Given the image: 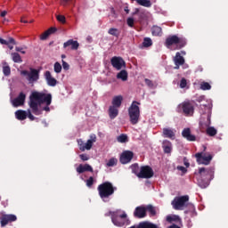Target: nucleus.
Wrapping results in <instances>:
<instances>
[{"mask_svg": "<svg viewBox=\"0 0 228 228\" xmlns=\"http://www.w3.org/2000/svg\"><path fill=\"white\" fill-rule=\"evenodd\" d=\"M86 186L88 188H92L94 186V177L90 176L89 179L86 180Z\"/></svg>", "mask_w": 228, "mask_h": 228, "instance_id": "49530a36", "label": "nucleus"}, {"mask_svg": "<svg viewBox=\"0 0 228 228\" xmlns=\"http://www.w3.org/2000/svg\"><path fill=\"white\" fill-rule=\"evenodd\" d=\"M20 76H23L30 85H33V83H37L40 79V70L30 68L29 71L26 69L21 70Z\"/></svg>", "mask_w": 228, "mask_h": 228, "instance_id": "0eeeda50", "label": "nucleus"}, {"mask_svg": "<svg viewBox=\"0 0 228 228\" xmlns=\"http://www.w3.org/2000/svg\"><path fill=\"white\" fill-rule=\"evenodd\" d=\"M3 72L4 76H10L12 74V69H10V66H4Z\"/></svg>", "mask_w": 228, "mask_h": 228, "instance_id": "ea45409f", "label": "nucleus"}, {"mask_svg": "<svg viewBox=\"0 0 228 228\" xmlns=\"http://www.w3.org/2000/svg\"><path fill=\"white\" fill-rule=\"evenodd\" d=\"M182 136L188 142H195L197 140V137L191 134V130L190 128H184L182 131Z\"/></svg>", "mask_w": 228, "mask_h": 228, "instance_id": "aec40b11", "label": "nucleus"}, {"mask_svg": "<svg viewBox=\"0 0 228 228\" xmlns=\"http://www.w3.org/2000/svg\"><path fill=\"white\" fill-rule=\"evenodd\" d=\"M119 218H120L121 220H126V218H127V214L123 213L122 215L119 216Z\"/></svg>", "mask_w": 228, "mask_h": 228, "instance_id": "0e129e2a", "label": "nucleus"}, {"mask_svg": "<svg viewBox=\"0 0 228 228\" xmlns=\"http://www.w3.org/2000/svg\"><path fill=\"white\" fill-rule=\"evenodd\" d=\"M68 47H70L71 51H77L79 49V43L74 39H69L63 44L64 49H67Z\"/></svg>", "mask_w": 228, "mask_h": 228, "instance_id": "f3484780", "label": "nucleus"}, {"mask_svg": "<svg viewBox=\"0 0 228 228\" xmlns=\"http://www.w3.org/2000/svg\"><path fill=\"white\" fill-rule=\"evenodd\" d=\"M178 220H179V216H168L167 217V221L169 223L177 222Z\"/></svg>", "mask_w": 228, "mask_h": 228, "instance_id": "79ce46f5", "label": "nucleus"}, {"mask_svg": "<svg viewBox=\"0 0 228 228\" xmlns=\"http://www.w3.org/2000/svg\"><path fill=\"white\" fill-rule=\"evenodd\" d=\"M15 117L18 120H26L28 118V112L19 110L15 112Z\"/></svg>", "mask_w": 228, "mask_h": 228, "instance_id": "cd10ccee", "label": "nucleus"}, {"mask_svg": "<svg viewBox=\"0 0 228 228\" xmlns=\"http://www.w3.org/2000/svg\"><path fill=\"white\" fill-rule=\"evenodd\" d=\"M8 13V12L6 11H3L1 13H0V16L1 17H6V14Z\"/></svg>", "mask_w": 228, "mask_h": 228, "instance_id": "338daca9", "label": "nucleus"}, {"mask_svg": "<svg viewBox=\"0 0 228 228\" xmlns=\"http://www.w3.org/2000/svg\"><path fill=\"white\" fill-rule=\"evenodd\" d=\"M199 174L201 179L204 180V183L200 184L201 188H207L209 181H213L215 177V169L214 168H206L201 167L199 169Z\"/></svg>", "mask_w": 228, "mask_h": 228, "instance_id": "423d86ee", "label": "nucleus"}, {"mask_svg": "<svg viewBox=\"0 0 228 228\" xmlns=\"http://www.w3.org/2000/svg\"><path fill=\"white\" fill-rule=\"evenodd\" d=\"M57 20L59 22H61L62 24H65V20H66L65 16H63V15H57Z\"/></svg>", "mask_w": 228, "mask_h": 228, "instance_id": "8fccbe9b", "label": "nucleus"}, {"mask_svg": "<svg viewBox=\"0 0 228 228\" xmlns=\"http://www.w3.org/2000/svg\"><path fill=\"white\" fill-rule=\"evenodd\" d=\"M72 0H61L60 4L61 6H67Z\"/></svg>", "mask_w": 228, "mask_h": 228, "instance_id": "864d4df0", "label": "nucleus"}, {"mask_svg": "<svg viewBox=\"0 0 228 228\" xmlns=\"http://www.w3.org/2000/svg\"><path fill=\"white\" fill-rule=\"evenodd\" d=\"M152 46V39L151 37H144L142 41V47H151Z\"/></svg>", "mask_w": 228, "mask_h": 228, "instance_id": "c9c22d12", "label": "nucleus"}, {"mask_svg": "<svg viewBox=\"0 0 228 228\" xmlns=\"http://www.w3.org/2000/svg\"><path fill=\"white\" fill-rule=\"evenodd\" d=\"M186 85H188L186 78H182L180 81V88H186Z\"/></svg>", "mask_w": 228, "mask_h": 228, "instance_id": "de8ad7c7", "label": "nucleus"}, {"mask_svg": "<svg viewBox=\"0 0 228 228\" xmlns=\"http://www.w3.org/2000/svg\"><path fill=\"white\" fill-rule=\"evenodd\" d=\"M186 38L184 37H179L175 35L169 36L167 37L165 45L167 47V49H172V45H175L176 50L183 49V47H186Z\"/></svg>", "mask_w": 228, "mask_h": 228, "instance_id": "20e7f679", "label": "nucleus"}, {"mask_svg": "<svg viewBox=\"0 0 228 228\" xmlns=\"http://www.w3.org/2000/svg\"><path fill=\"white\" fill-rule=\"evenodd\" d=\"M194 158H196L198 165H209V163H211L213 160V155L204 151L196 153Z\"/></svg>", "mask_w": 228, "mask_h": 228, "instance_id": "1a4fd4ad", "label": "nucleus"}, {"mask_svg": "<svg viewBox=\"0 0 228 228\" xmlns=\"http://www.w3.org/2000/svg\"><path fill=\"white\" fill-rule=\"evenodd\" d=\"M152 177H154V170L151 166H142L140 167L139 179H151Z\"/></svg>", "mask_w": 228, "mask_h": 228, "instance_id": "9d476101", "label": "nucleus"}, {"mask_svg": "<svg viewBox=\"0 0 228 228\" xmlns=\"http://www.w3.org/2000/svg\"><path fill=\"white\" fill-rule=\"evenodd\" d=\"M77 143H78L79 151H81V147H85V142H83V140L79 139L77 141Z\"/></svg>", "mask_w": 228, "mask_h": 228, "instance_id": "052dcab7", "label": "nucleus"}, {"mask_svg": "<svg viewBox=\"0 0 228 228\" xmlns=\"http://www.w3.org/2000/svg\"><path fill=\"white\" fill-rule=\"evenodd\" d=\"M0 44H2V45H8V41L0 37Z\"/></svg>", "mask_w": 228, "mask_h": 228, "instance_id": "e2e57ef3", "label": "nucleus"}, {"mask_svg": "<svg viewBox=\"0 0 228 228\" xmlns=\"http://www.w3.org/2000/svg\"><path fill=\"white\" fill-rule=\"evenodd\" d=\"M51 102H53V95L51 94L34 91L29 95L28 106L34 115H42V110H38V106L40 104L51 106Z\"/></svg>", "mask_w": 228, "mask_h": 228, "instance_id": "f257e3e1", "label": "nucleus"}, {"mask_svg": "<svg viewBox=\"0 0 228 228\" xmlns=\"http://www.w3.org/2000/svg\"><path fill=\"white\" fill-rule=\"evenodd\" d=\"M162 134L164 138H170V140H175V132L172 128H163Z\"/></svg>", "mask_w": 228, "mask_h": 228, "instance_id": "5701e85b", "label": "nucleus"}, {"mask_svg": "<svg viewBox=\"0 0 228 228\" xmlns=\"http://www.w3.org/2000/svg\"><path fill=\"white\" fill-rule=\"evenodd\" d=\"M1 226L2 227H5V225H8V224H10V221H8V219L5 217V216H3L1 218Z\"/></svg>", "mask_w": 228, "mask_h": 228, "instance_id": "c03bdc74", "label": "nucleus"}, {"mask_svg": "<svg viewBox=\"0 0 228 228\" xmlns=\"http://www.w3.org/2000/svg\"><path fill=\"white\" fill-rule=\"evenodd\" d=\"M97 141V137L95 135L91 136V139L87 140L86 143L84 146L80 147V151L85 152L86 151H90L92 147H94V143Z\"/></svg>", "mask_w": 228, "mask_h": 228, "instance_id": "a211bd4d", "label": "nucleus"}, {"mask_svg": "<svg viewBox=\"0 0 228 228\" xmlns=\"http://www.w3.org/2000/svg\"><path fill=\"white\" fill-rule=\"evenodd\" d=\"M122 101H124V97L122 95L114 96L112 99V106L114 108H120L122 106Z\"/></svg>", "mask_w": 228, "mask_h": 228, "instance_id": "b1692460", "label": "nucleus"}, {"mask_svg": "<svg viewBox=\"0 0 228 228\" xmlns=\"http://www.w3.org/2000/svg\"><path fill=\"white\" fill-rule=\"evenodd\" d=\"M109 117L111 120L118 117V108L113 107L112 105L109 108Z\"/></svg>", "mask_w": 228, "mask_h": 228, "instance_id": "a878e982", "label": "nucleus"}, {"mask_svg": "<svg viewBox=\"0 0 228 228\" xmlns=\"http://www.w3.org/2000/svg\"><path fill=\"white\" fill-rule=\"evenodd\" d=\"M184 57L181 55V53H176L175 56L174 57V62H175V69L176 70H179L180 66H182L184 63Z\"/></svg>", "mask_w": 228, "mask_h": 228, "instance_id": "412c9836", "label": "nucleus"}, {"mask_svg": "<svg viewBox=\"0 0 228 228\" xmlns=\"http://www.w3.org/2000/svg\"><path fill=\"white\" fill-rule=\"evenodd\" d=\"M77 174H85V172H94V168L89 164L82 165L80 164L77 167Z\"/></svg>", "mask_w": 228, "mask_h": 228, "instance_id": "4be33fe9", "label": "nucleus"}, {"mask_svg": "<svg viewBox=\"0 0 228 228\" xmlns=\"http://www.w3.org/2000/svg\"><path fill=\"white\" fill-rule=\"evenodd\" d=\"M168 228H180V227L177 224H172V225L168 226Z\"/></svg>", "mask_w": 228, "mask_h": 228, "instance_id": "774afa93", "label": "nucleus"}, {"mask_svg": "<svg viewBox=\"0 0 228 228\" xmlns=\"http://www.w3.org/2000/svg\"><path fill=\"white\" fill-rule=\"evenodd\" d=\"M118 160L115 158H112L110 159H109V161L107 162V167H115V165H117Z\"/></svg>", "mask_w": 228, "mask_h": 228, "instance_id": "a19ab883", "label": "nucleus"}, {"mask_svg": "<svg viewBox=\"0 0 228 228\" xmlns=\"http://www.w3.org/2000/svg\"><path fill=\"white\" fill-rule=\"evenodd\" d=\"M110 63L116 70H122V69H126V61H124L122 57H112L110 59Z\"/></svg>", "mask_w": 228, "mask_h": 228, "instance_id": "f8f14e48", "label": "nucleus"}, {"mask_svg": "<svg viewBox=\"0 0 228 228\" xmlns=\"http://www.w3.org/2000/svg\"><path fill=\"white\" fill-rule=\"evenodd\" d=\"M45 79L48 86H56V85H58V80H56V78L53 77V75H51V71H45Z\"/></svg>", "mask_w": 228, "mask_h": 228, "instance_id": "6ab92c4d", "label": "nucleus"}, {"mask_svg": "<svg viewBox=\"0 0 228 228\" xmlns=\"http://www.w3.org/2000/svg\"><path fill=\"white\" fill-rule=\"evenodd\" d=\"M162 148L165 154H170L172 152V142L168 140L163 141Z\"/></svg>", "mask_w": 228, "mask_h": 228, "instance_id": "393cba45", "label": "nucleus"}, {"mask_svg": "<svg viewBox=\"0 0 228 228\" xmlns=\"http://www.w3.org/2000/svg\"><path fill=\"white\" fill-rule=\"evenodd\" d=\"M130 168L132 170V174H134V175L138 177L140 175V166H138V164H133Z\"/></svg>", "mask_w": 228, "mask_h": 228, "instance_id": "72a5a7b5", "label": "nucleus"}, {"mask_svg": "<svg viewBox=\"0 0 228 228\" xmlns=\"http://www.w3.org/2000/svg\"><path fill=\"white\" fill-rule=\"evenodd\" d=\"M127 71L126 69H122L119 73L117 74L118 79H122L123 81H127Z\"/></svg>", "mask_w": 228, "mask_h": 228, "instance_id": "c85d7f7f", "label": "nucleus"}, {"mask_svg": "<svg viewBox=\"0 0 228 228\" xmlns=\"http://www.w3.org/2000/svg\"><path fill=\"white\" fill-rule=\"evenodd\" d=\"M46 31H47L50 35H53V33H56V31H58V29H57L56 28H54V27H52V28H48Z\"/></svg>", "mask_w": 228, "mask_h": 228, "instance_id": "5fc2aeb1", "label": "nucleus"}, {"mask_svg": "<svg viewBox=\"0 0 228 228\" xmlns=\"http://www.w3.org/2000/svg\"><path fill=\"white\" fill-rule=\"evenodd\" d=\"M117 187L113 186L111 182H104L102 184L98 185L97 191L100 198L103 202H108V199L115 193Z\"/></svg>", "mask_w": 228, "mask_h": 228, "instance_id": "f03ea898", "label": "nucleus"}, {"mask_svg": "<svg viewBox=\"0 0 228 228\" xmlns=\"http://www.w3.org/2000/svg\"><path fill=\"white\" fill-rule=\"evenodd\" d=\"M140 102L134 101L128 108V117L130 118V124L136 126L140 122Z\"/></svg>", "mask_w": 228, "mask_h": 228, "instance_id": "39448f33", "label": "nucleus"}, {"mask_svg": "<svg viewBox=\"0 0 228 228\" xmlns=\"http://www.w3.org/2000/svg\"><path fill=\"white\" fill-rule=\"evenodd\" d=\"M177 170H180V172H183V174H186V172H188V169L183 166H178Z\"/></svg>", "mask_w": 228, "mask_h": 228, "instance_id": "6e6d98bb", "label": "nucleus"}, {"mask_svg": "<svg viewBox=\"0 0 228 228\" xmlns=\"http://www.w3.org/2000/svg\"><path fill=\"white\" fill-rule=\"evenodd\" d=\"M178 110H182L183 113L186 115V117H191L195 112V108L193 104L190 102H183L178 105Z\"/></svg>", "mask_w": 228, "mask_h": 228, "instance_id": "9b49d317", "label": "nucleus"}, {"mask_svg": "<svg viewBox=\"0 0 228 228\" xmlns=\"http://www.w3.org/2000/svg\"><path fill=\"white\" fill-rule=\"evenodd\" d=\"M108 34L115 37L116 38H118V37H120V31L118 30V28H109Z\"/></svg>", "mask_w": 228, "mask_h": 228, "instance_id": "c756f323", "label": "nucleus"}, {"mask_svg": "<svg viewBox=\"0 0 228 228\" xmlns=\"http://www.w3.org/2000/svg\"><path fill=\"white\" fill-rule=\"evenodd\" d=\"M134 156V153H133V151H124L119 159L120 163H122V165H127V163H131V159H133Z\"/></svg>", "mask_w": 228, "mask_h": 228, "instance_id": "2eb2a0df", "label": "nucleus"}, {"mask_svg": "<svg viewBox=\"0 0 228 228\" xmlns=\"http://www.w3.org/2000/svg\"><path fill=\"white\" fill-rule=\"evenodd\" d=\"M79 158L82 161H88V159H90V157H88L86 154H80Z\"/></svg>", "mask_w": 228, "mask_h": 228, "instance_id": "3c124183", "label": "nucleus"}, {"mask_svg": "<svg viewBox=\"0 0 228 228\" xmlns=\"http://www.w3.org/2000/svg\"><path fill=\"white\" fill-rule=\"evenodd\" d=\"M27 117L29 118V120H35V116L31 114V110L28 111Z\"/></svg>", "mask_w": 228, "mask_h": 228, "instance_id": "bf43d9fd", "label": "nucleus"}, {"mask_svg": "<svg viewBox=\"0 0 228 228\" xmlns=\"http://www.w3.org/2000/svg\"><path fill=\"white\" fill-rule=\"evenodd\" d=\"M117 141L119 142V143H126V142H129V139L127 137V134H121L120 135H118L117 137Z\"/></svg>", "mask_w": 228, "mask_h": 228, "instance_id": "473e14b6", "label": "nucleus"}, {"mask_svg": "<svg viewBox=\"0 0 228 228\" xmlns=\"http://www.w3.org/2000/svg\"><path fill=\"white\" fill-rule=\"evenodd\" d=\"M145 85L149 87V88H156V84L153 83L152 80L149 79V78H145L144 79Z\"/></svg>", "mask_w": 228, "mask_h": 228, "instance_id": "e433bc0d", "label": "nucleus"}, {"mask_svg": "<svg viewBox=\"0 0 228 228\" xmlns=\"http://www.w3.org/2000/svg\"><path fill=\"white\" fill-rule=\"evenodd\" d=\"M197 102H202V101H204V96H200L197 98Z\"/></svg>", "mask_w": 228, "mask_h": 228, "instance_id": "69168bd1", "label": "nucleus"}, {"mask_svg": "<svg viewBox=\"0 0 228 228\" xmlns=\"http://www.w3.org/2000/svg\"><path fill=\"white\" fill-rule=\"evenodd\" d=\"M201 90H211V85L208 82H202L200 84Z\"/></svg>", "mask_w": 228, "mask_h": 228, "instance_id": "58836bf2", "label": "nucleus"}, {"mask_svg": "<svg viewBox=\"0 0 228 228\" xmlns=\"http://www.w3.org/2000/svg\"><path fill=\"white\" fill-rule=\"evenodd\" d=\"M200 110H204V108H206L208 110V116H207V121L206 122H200V126H201V127H207L206 133L208 134V136H216V134L218 133V131L216 130V128H215L214 126H211V105H200Z\"/></svg>", "mask_w": 228, "mask_h": 228, "instance_id": "7ed1b4c3", "label": "nucleus"}, {"mask_svg": "<svg viewBox=\"0 0 228 228\" xmlns=\"http://www.w3.org/2000/svg\"><path fill=\"white\" fill-rule=\"evenodd\" d=\"M146 212L150 213V216H156V208L152 205H147L145 207Z\"/></svg>", "mask_w": 228, "mask_h": 228, "instance_id": "2f4dec72", "label": "nucleus"}, {"mask_svg": "<svg viewBox=\"0 0 228 228\" xmlns=\"http://www.w3.org/2000/svg\"><path fill=\"white\" fill-rule=\"evenodd\" d=\"M137 3L140 6H144V8H151L152 6L151 0H137Z\"/></svg>", "mask_w": 228, "mask_h": 228, "instance_id": "7c9ffc66", "label": "nucleus"}, {"mask_svg": "<svg viewBox=\"0 0 228 228\" xmlns=\"http://www.w3.org/2000/svg\"><path fill=\"white\" fill-rule=\"evenodd\" d=\"M8 222H15L17 220V216L15 215H4Z\"/></svg>", "mask_w": 228, "mask_h": 228, "instance_id": "37998d69", "label": "nucleus"}, {"mask_svg": "<svg viewBox=\"0 0 228 228\" xmlns=\"http://www.w3.org/2000/svg\"><path fill=\"white\" fill-rule=\"evenodd\" d=\"M62 69L64 70H69V69H70V65H69V63L63 60H62Z\"/></svg>", "mask_w": 228, "mask_h": 228, "instance_id": "603ef678", "label": "nucleus"}, {"mask_svg": "<svg viewBox=\"0 0 228 228\" xmlns=\"http://www.w3.org/2000/svg\"><path fill=\"white\" fill-rule=\"evenodd\" d=\"M183 165L186 166V168L190 167V162H188V159L186 158H183Z\"/></svg>", "mask_w": 228, "mask_h": 228, "instance_id": "680f3d73", "label": "nucleus"}, {"mask_svg": "<svg viewBox=\"0 0 228 228\" xmlns=\"http://www.w3.org/2000/svg\"><path fill=\"white\" fill-rule=\"evenodd\" d=\"M24 102H26V94L23 92L20 93L18 97L14 98L12 101V104L14 108H19V106H23Z\"/></svg>", "mask_w": 228, "mask_h": 228, "instance_id": "ddd939ff", "label": "nucleus"}, {"mask_svg": "<svg viewBox=\"0 0 228 228\" xmlns=\"http://www.w3.org/2000/svg\"><path fill=\"white\" fill-rule=\"evenodd\" d=\"M15 51H17V53H21V54H26V51H23L22 47L16 46Z\"/></svg>", "mask_w": 228, "mask_h": 228, "instance_id": "13d9d810", "label": "nucleus"}, {"mask_svg": "<svg viewBox=\"0 0 228 228\" xmlns=\"http://www.w3.org/2000/svg\"><path fill=\"white\" fill-rule=\"evenodd\" d=\"M53 70L56 74H60V72H61V64H60V62H55L53 65Z\"/></svg>", "mask_w": 228, "mask_h": 228, "instance_id": "4c0bfd02", "label": "nucleus"}, {"mask_svg": "<svg viewBox=\"0 0 228 228\" xmlns=\"http://www.w3.org/2000/svg\"><path fill=\"white\" fill-rule=\"evenodd\" d=\"M8 45H10V44H12V45H16L17 43L15 42V39L13 37H9V40L7 41Z\"/></svg>", "mask_w": 228, "mask_h": 228, "instance_id": "4d7b16f0", "label": "nucleus"}, {"mask_svg": "<svg viewBox=\"0 0 228 228\" xmlns=\"http://www.w3.org/2000/svg\"><path fill=\"white\" fill-rule=\"evenodd\" d=\"M126 24L129 28H134V19L127 18Z\"/></svg>", "mask_w": 228, "mask_h": 228, "instance_id": "a18cd8bd", "label": "nucleus"}, {"mask_svg": "<svg viewBox=\"0 0 228 228\" xmlns=\"http://www.w3.org/2000/svg\"><path fill=\"white\" fill-rule=\"evenodd\" d=\"M189 200H190V196L184 195V196L175 197L171 204L174 209H175L176 211H183L184 208L188 207Z\"/></svg>", "mask_w": 228, "mask_h": 228, "instance_id": "6e6552de", "label": "nucleus"}, {"mask_svg": "<svg viewBox=\"0 0 228 228\" xmlns=\"http://www.w3.org/2000/svg\"><path fill=\"white\" fill-rule=\"evenodd\" d=\"M134 218H145L147 216V209L143 206L136 207L134 211Z\"/></svg>", "mask_w": 228, "mask_h": 228, "instance_id": "dca6fc26", "label": "nucleus"}, {"mask_svg": "<svg viewBox=\"0 0 228 228\" xmlns=\"http://www.w3.org/2000/svg\"><path fill=\"white\" fill-rule=\"evenodd\" d=\"M50 35L51 34H49V32L46 30L41 35L40 38L41 40H47Z\"/></svg>", "mask_w": 228, "mask_h": 228, "instance_id": "09e8293b", "label": "nucleus"}, {"mask_svg": "<svg viewBox=\"0 0 228 228\" xmlns=\"http://www.w3.org/2000/svg\"><path fill=\"white\" fill-rule=\"evenodd\" d=\"M12 61H14V63H22V58L20 57V54L18 53H12Z\"/></svg>", "mask_w": 228, "mask_h": 228, "instance_id": "f704fd0d", "label": "nucleus"}, {"mask_svg": "<svg viewBox=\"0 0 228 228\" xmlns=\"http://www.w3.org/2000/svg\"><path fill=\"white\" fill-rule=\"evenodd\" d=\"M110 215H111V222L116 227H124L127 224V220L120 219L115 212H110Z\"/></svg>", "mask_w": 228, "mask_h": 228, "instance_id": "4468645a", "label": "nucleus"}, {"mask_svg": "<svg viewBox=\"0 0 228 228\" xmlns=\"http://www.w3.org/2000/svg\"><path fill=\"white\" fill-rule=\"evenodd\" d=\"M151 35L153 37H161V35H163V28L158 25H154L151 28Z\"/></svg>", "mask_w": 228, "mask_h": 228, "instance_id": "bb28decb", "label": "nucleus"}]
</instances>
